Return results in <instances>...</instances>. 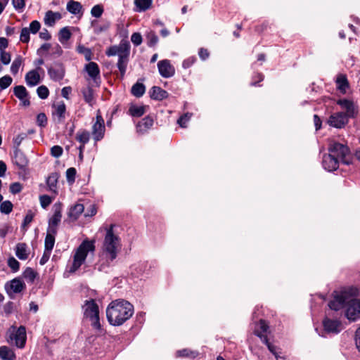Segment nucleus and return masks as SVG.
<instances>
[{"label": "nucleus", "instance_id": "26", "mask_svg": "<svg viewBox=\"0 0 360 360\" xmlns=\"http://www.w3.org/2000/svg\"><path fill=\"white\" fill-rule=\"evenodd\" d=\"M59 178V174L56 172L51 173L46 179V184L49 190L54 194V197L58 194L57 184Z\"/></svg>", "mask_w": 360, "mask_h": 360}, {"label": "nucleus", "instance_id": "34", "mask_svg": "<svg viewBox=\"0 0 360 360\" xmlns=\"http://www.w3.org/2000/svg\"><path fill=\"white\" fill-rule=\"evenodd\" d=\"M82 4L76 1L70 0L67 4V10L72 14L77 15L82 12Z\"/></svg>", "mask_w": 360, "mask_h": 360}, {"label": "nucleus", "instance_id": "3", "mask_svg": "<svg viewBox=\"0 0 360 360\" xmlns=\"http://www.w3.org/2000/svg\"><path fill=\"white\" fill-rule=\"evenodd\" d=\"M120 248V240L119 237L113 233L112 226H110L106 231L101 257H104L106 262L108 264L117 257Z\"/></svg>", "mask_w": 360, "mask_h": 360}, {"label": "nucleus", "instance_id": "14", "mask_svg": "<svg viewBox=\"0 0 360 360\" xmlns=\"http://www.w3.org/2000/svg\"><path fill=\"white\" fill-rule=\"evenodd\" d=\"M336 103L340 105L342 110H345V112H343L347 117H355L356 112L354 103L352 101L346 98L339 99L337 101Z\"/></svg>", "mask_w": 360, "mask_h": 360}, {"label": "nucleus", "instance_id": "61", "mask_svg": "<svg viewBox=\"0 0 360 360\" xmlns=\"http://www.w3.org/2000/svg\"><path fill=\"white\" fill-rule=\"evenodd\" d=\"M22 189V186L20 183L15 182L11 184L10 191L13 194L19 193Z\"/></svg>", "mask_w": 360, "mask_h": 360}, {"label": "nucleus", "instance_id": "40", "mask_svg": "<svg viewBox=\"0 0 360 360\" xmlns=\"http://www.w3.org/2000/svg\"><path fill=\"white\" fill-rule=\"evenodd\" d=\"M77 51L78 53L82 54L84 56L86 60L91 61L93 56L91 50L84 45L79 44L77 46Z\"/></svg>", "mask_w": 360, "mask_h": 360}, {"label": "nucleus", "instance_id": "6", "mask_svg": "<svg viewBox=\"0 0 360 360\" xmlns=\"http://www.w3.org/2000/svg\"><path fill=\"white\" fill-rule=\"evenodd\" d=\"M27 340L26 329L21 326L18 328L12 326L7 332V341L11 345H15L18 348L25 347Z\"/></svg>", "mask_w": 360, "mask_h": 360}, {"label": "nucleus", "instance_id": "37", "mask_svg": "<svg viewBox=\"0 0 360 360\" xmlns=\"http://www.w3.org/2000/svg\"><path fill=\"white\" fill-rule=\"evenodd\" d=\"M75 139L80 143L86 144L89 141L90 134L85 129H81L77 132Z\"/></svg>", "mask_w": 360, "mask_h": 360}, {"label": "nucleus", "instance_id": "10", "mask_svg": "<svg viewBox=\"0 0 360 360\" xmlns=\"http://www.w3.org/2000/svg\"><path fill=\"white\" fill-rule=\"evenodd\" d=\"M349 117L343 112H337L331 114L328 120L327 123L333 127L337 129H341L348 123Z\"/></svg>", "mask_w": 360, "mask_h": 360}, {"label": "nucleus", "instance_id": "17", "mask_svg": "<svg viewBox=\"0 0 360 360\" xmlns=\"http://www.w3.org/2000/svg\"><path fill=\"white\" fill-rule=\"evenodd\" d=\"M129 51V44L127 41H122L119 46H110L106 51V55L108 56H112L117 55L118 57L120 56L123 55L125 52Z\"/></svg>", "mask_w": 360, "mask_h": 360}, {"label": "nucleus", "instance_id": "57", "mask_svg": "<svg viewBox=\"0 0 360 360\" xmlns=\"http://www.w3.org/2000/svg\"><path fill=\"white\" fill-rule=\"evenodd\" d=\"M8 265L13 271H18L20 268L19 262L13 257H11L8 259Z\"/></svg>", "mask_w": 360, "mask_h": 360}, {"label": "nucleus", "instance_id": "16", "mask_svg": "<svg viewBox=\"0 0 360 360\" xmlns=\"http://www.w3.org/2000/svg\"><path fill=\"white\" fill-rule=\"evenodd\" d=\"M323 328L327 333H338L342 330V324L338 320L326 317L323 321Z\"/></svg>", "mask_w": 360, "mask_h": 360}, {"label": "nucleus", "instance_id": "21", "mask_svg": "<svg viewBox=\"0 0 360 360\" xmlns=\"http://www.w3.org/2000/svg\"><path fill=\"white\" fill-rule=\"evenodd\" d=\"M57 231L56 226H49L45 238V249L52 251Z\"/></svg>", "mask_w": 360, "mask_h": 360}, {"label": "nucleus", "instance_id": "41", "mask_svg": "<svg viewBox=\"0 0 360 360\" xmlns=\"http://www.w3.org/2000/svg\"><path fill=\"white\" fill-rule=\"evenodd\" d=\"M23 63V58L21 56H18L13 61L11 66V72L15 75L18 74L20 66Z\"/></svg>", "mask_w": 360, "mask_h": 360}, {"label": "nucleus", "instance_id": "60", "mask_svg": "<svg viewBox=\"0 0 360 360\" xmlns=\"http://www.w3.org/2000/svg\"><path fill=\"white\" fill-rule=\"evenodd\" d=\"M195 61L196 58L195 56H190L183 61L182 67L184 69L189 68L195 63Z\"/></svg>", "mask_w": 360, "mask_h": 360}, {"label": "nucleus", "instance_id": "55", "mask_svg": "<svg viewBox=\"0 0 360 360\" xmlns=\"http://www.w3.org/2000/svg\"><path fill=\"white\" fill-rule=\"evenodd\" d=\"M264 76L261 72H255L252 77V81L250 85L252 86H257V83L261 82L264 80Z\"/></svg>", "mask_w": 360, "mask_h": 360}, {"label": "nucleus", "instance_id": "39", "mask_svg": "<svg viewBox=\"0 0 360 360\" xmlns=\"http://www.w3.org/2000/svg\"><path fill=\"white\" fill-rule=\"evenodd\" d=\"M145 91H146V87H145L144 84L142 83H139V82H136V84H134L132 86L131 90L132 95H134V96H136L137 98L142 96L144 94Z\"/></svg>", "mask_w": 360, "mask_h": 360}, {"label": "nucleus", "instance_id": "58", "mask_svg": "<svg viewBox=\"0 0 360 360\" xmlns=\"http://www.w3.org/2000/svg\"><path fill=\"white\" fill-rule=\"evenodd\" d=\"M131 41L135 46H139L143 41L142 36L139 32H134L131 37Z\"/></svg>", "mask_w": 360, "mask_h": 360}, {"label": "nucleus", "instance_id": "29", "mask_svg": "<svg viewBox=\"0 0 360 360\" xmlns=\"http://www.w3.org/2000/svg\"><path fill=\"white\" fill-rule=\"evenodd\" d=\"M81 92L85 102L92 107L95 103V96L93 88L88 86L87 87L82 89Z\"/></svg>", "mask_w": 360, "mask_h": 360}, {"label": "nucleus", "instance_id": "22", "mask_svg": "<svg viewBox=\"0 0 360 360\" xmlns=\"http://www.w3.org/2000/svg\"><path fill=\"white\" fill-rule=\"evenodd\" d=\"M53 116L56 117L58 122H62L65 118L66 105L63 102L53 105Z\"/></svg>", "mask_w": 360, "mask_h": 360}, {"label": "nucleus", "instance_id": "36", "mask_svg": "<svg viewBox=\"0 0 360 360\" xmlns=\"http://www.w3.org/2000/svg\"><path fill=\"white\" fill-rule=\"evenodd\" d=\"M72 33L69 28L65 27L62 28L58 34V39L63 45H65L68 41L70 39Z\"/></svg>", "mask_w": 360, "mask_h": 360}, {"label": "nucleus", "instance_id": "53", "mask_svg": "<svg viewBox=\"0 0 360 360\" xmlns=\"http://www.w3.org/2000/svg\"><path fill=\"white\" fill-rule=\"evenodd\" d=\"M76 169L74 167H70L66 171V178L67 181L72 184L75 181V176H76Z\"/></svg>", "mask_w": 360, "mask_h": 360}, {"label": "nucleus", "instance_id": "49", "mask_svg": "<svg viewBox=\"0 0 360 360\" xmlns=\"http://www.w3.org/2000/svg\"><path fill=\"white\" fill-rule=\"evenodd\" d=\"M37 93L40 98L46 99L49 95V90L46 86L41 85L37 88Z\"/></svg>", "mask_w": 360, "mask_h": 360}, {"label": "nucleus", "instance_id": "56", "mask_svg": "<svg viewBox=\"0 0 360 360\" xmlns=\"http://www.w3.org/2000/svg\"><path fill=\"white\" fill-rule=\"evenodd\" d=\"M41 28V23L38 20H33L30 22L28 30L33 34H37Z\"/></svg>", "mask_w": 360, "mask_h": 360}, {"label": "nucleus", "instance_id": "15", "mask_svg": "<svg viewBox=\"0 0 360 360\" xmlns=\"http://www.w3.org/2000/svg\"><path fill=\"white\" fill-rule=\"evenodd\" d=\"M39 72H43V69L41 67H37L36 69L27 72L25 79L28 86H34L40 83Z\"/></svg>", "mask_w": 360, "mask_h": 360}, {"label": "nucleus", "instance_id": "4", "mask_svg": "<svg viewBox=\"0 0 360 360\" xmlns=\"http://www.w3.org/2000/svg\"><path fill=\"white\" fill-rule=\"evenodd\" d=\"M95 251V241L94 240L85 239L76 248L73 252L72 264L69 267V273H75L85 262L89 254L94 253Z\"/></svg>", "mask_w": 360, "mask_h": 360}, {"label": "nucleus", "instance_id": "48", "mask_svg": "<svg viewBox=\"0 0 360 360\" xmlns=\"http://www.w3.org/2000/svg\"><path fill=\"white\" fill-rule=\"evenodd\" d=\"M13 79L9 75H5L0 78V88L1 89H6L12 83Z\"/></svg>", "mask_w": 360, "mask_h": 360}, {"label": "nucleus", "instance_id": "64", "mask_svg": "<svg viewBox=\"0 0 360 360\" xmlns=\"http://www.w3.org/2000/svg\"><path fill=\"white\" fill-rule=\"evenodd\" d=\"M27 137V134L25 133H21V134H19L18 135H17L14 139H13V143L14 144L18 147L22 141L26 139Z\"/></svg>", "mask_w": 360, "mask_h": 360}, {"label": "nucleus", "instance_id": "32", "mask_svg": "<svg viewBox=\"0 0 360 360\" xmlns=\"http://www.w3.org/2000/svg\"><path fill=\"white\" fill-rule=\"evenodd\" d=\"M129 54V51L125 52L123 55L120 56L118 58L117 68L120 72L122 77H124L127 70Z\"/></svg>", "mask_w": 360, "mask_h": 360}, {"label": "nucleus", "instance_id": "18", "mask_svg": "<svg viewBox=\"0 0 360 360\" xmlns=\"http://www.w3.org/2000/svg\"><path fill=\"white\" fill-rule=\"evenodd\" d=\"M63 204L60 202H56L53 206V214L49 218V225H58L62 218Z\"/></svg>", "mask_w": 360, "mask_h": 360}, {"label": "nucleus", "instance_id": "46", "mask_svg": "<svg viewBox=\"0 0 360 360\" xmlns=\"http://www.w3.org/2000/svg\"><path fill=\"white\" fill-rule=\"evenodd\" d=\"M30 33L28 27H23L20 32V41L22 43L28 44L30 40Z\"/></svg>", "mask_w": 360, "mask_h": 360}, {"label": "nucleus", "instance_id": "27", "mask_svg": "<svg viewBox=\"0 0 360 360\" xmlns=\"http://www.w3.org/2000/svg\"><path fill=\"white\" fill-rule=\"evenodd\" d=\"M30 251L25 243H18L15 247V255L18 259L25 260L29 257Z\"/></svg>", "mask_w": 360, "mask_h": 360}, {"label": "nucleus", "instance_id": "24", "mask_svg": "<svg viewBox=\"0 0 360 360\" xmlns=\"http://www.w3.org/2000/svg\"><path fill=\"white\" fill-rule=\"evenodd\" d=\"M84 69L93 80L96 81L97 78H100V69L96 63L90 61L85 65Z\"/></svg>", "mask_w": 360, "mask_h": 360}, {"label": "nucleus", "instance_id": "8", "mask_svg": "<svg viewBox=\"0 0 360 360\" xmlns=\"http://www.w3.org/2000/svg\"><path fill=\"white\" fill-rule=\"evenodd\" d=\"M105 131V122L103 117L98 114L96 117V122L92 126L91 134L95 142L102 140Z\"/></svg>", "mask_w": 360, "mask_h": 360}, {"label": "nucleus", "instance_id": "62", "mask_svg": "<svg viewBox=\"0 0 360 360\" xmlns=\"http://www.w3.org/2000/svg\"><path fill=\"white\" fill-rule=\"evenodd\" d=\"M37 122L40 127H45L47 124V117L43 112L39 113L37 117Z\"/></svg>", "mask_w": 360, "mask_h": 360}, {"label": "nucleus", "instance_id": "50", "mask_svg": "<svg viewBox=\"0 0 360 360\" xmlns=\"http://www.w3.org/2000/svg\"><path fill=\"white\" fill-rule=\"evenodd\" d=\"M13 210V204L9 200H6L1 202L0 205V210L2 213L9 214Z\"/></svg>", "mask_w": 360, "mask_h": 360}, {"label": "nucleus", "instance_id": "54", "mask_svg": "<svg viewBox=\"0 0 360 360\" xmlns=\"http://www.w3.org/2000/svg\"><path fill=\"white\" fill-rule=\"evenodd\" d=\"M103 13V7L102 5L98 4L94 6L91 11V14L95 18H100Z\"/></svg>", "mask_w": 360, "mask_h": 360}, {"label": "nucleus", "instance_id": "1", "mask_svg": "<svg viewBox=\"0 0 360 360\" xmlns=\"http://www.w3.org/2000/svg\"><path fill=\"white\" fill-rule=\"evenodd\" d=\"M357 295V289L348 288L336 292L333 300L328 306L330 309L338 311L345 308V315L350 321H356L360 319V300L355 299Z\"/></svg>", "mask_w": 360, "mask_h": 360}, {"label": "nucleus", "instance_id": "5", "mask_svg": "<svg viewBox=\"0 0 360 360\" xmlns=\"http://www.w3.org/2000/svg\"><path fill=\"white\" fill-rule=\"evenodd\" d=\"M82 308L84 316L91 322V326L97 330L101 329L99 309L96 302L94 300H86Z\"/></svg>", "mask_w": 360, "mask_h": 360}, {"label": "nucleus", "instance_id": "59", "mask_svg": "<svg viewBox=\"0 0 360 360\" xmlns=\"http://www.w3.org/2000/svg\"><path fill=\"white\" fill-rule=\"evenodd\" d=\"M63 149L60 146H54L51 148V154L55 158H59L62 155Z\"/></svg>", "mask_w": 360, "mask_h": 360}, {"label": "nucleus", "instance_id": "13", "mask_svg": "<svg viewBox=\"0 0 360 360\" xmlns=\"http://www.w3.org/2000/svg\"><path fill=\"white\" fill-rule=\"evenodd\" d=\"M340 162L341 161L338 160V158L333 155V154L329 152L328 154L323 155L322 164L325 169L332 172L338 168Z\"/></svg>", "mask_w": 360, "mask_h": 360}, {"label": "nucleus", "instance_id": "2", "mask_svg": "<svg viewBox=\"0 0 360 360\" xmlns=\"http://www.w3.org/2000/svg\"><path fill=\"white\" fill-rule=\"evenodd\" d=\"M134 314V307L124 300L112 301L107 307L106 316L110 324L121 326Z\"/></svg>", "mask_w": 360, "mask_h": 360}, {"label": "nucleus", "instance_id": "11", "mask_svg": "<svg viewBox=\"0 0 360 360\" xmlns=\"http://www.w3.org/2000/svg\"><path fill=\"white\" fill-rule=\"evenodd\" d=\"M25 288V284L20 278H14L7 282L5 285V289L9 296L21 292Z\"/></svg>", "mask_w": 360, "mask_h": 360}, {"label": "nucleus", "instance_id": "42", "mask_svg": "<svg viewBox=\"0 0 360 360\" xmlns=\"http://www.w3.org/2000/svg\"><path fill=\"white\" fill-rule=\"evenodd\" d=\"M147 44L150 47L155 46L158 42V37L154 31H150L146 34Z\"/></svg>", "mask_w": 360, "mask_h": 360}, {"label": "nucleus", "instance_id": "25", "mask_svg": "<svg viewBox=\"0 0 360 360\" xmlns=\"http://www.w3.org/2000/svg\"><path fill=\"white\" fill-rule=\"evenodd\" d=\"M153 124V120L150 116H146L136 124V131L139 133H146Z\"/></svg>", "mask_w": 360, "mask_h": 360}, {"label": "nucleus", "instance_id": "47", "mask_svg": "<svg viewBox=\"0 0 360 360\" xmlns=\"http://www.w3.org/2000/svg\"><path fill=\"white\" fill-rule=\"evenodd\" d=\"M53 198H54V197L52 198L48 195H40L39 201H40L41 206L43 208L46 209L48 206H49L51 204Z\"/></svg>", "mask_w": 360, "mask_h": 360}, {"label": "nucleus", "instance_id": "45", "mask_svg": "<svg viewBox=\"0 0 360 360\" xmlns=\"http://www.w3.org/2000/svg\"><path fill=\"white\" fill-rule=\"evenodd\" d=\"M13 93L17 98L29 96L27 90L22 85L15 86L13 89Z\"/></svg>", "mask_w": 360, "mask_h": 360}, {"label": "nucleus", "instance_id": "23", "mask_svg": "<svg viewBox=\"0 0 360 360\" xmlns=\"http://www.w3.org/2000/svg\"><path fill=\"white\" fill-rule=\"evenodd\" d=\"M335 84L338 90L340 91V93L343 94L347 93V91L349 87V84L347 76L345 75H338L335 79Z\"/></svg>", "mask_w": 360, "mask_h": 360}, {"label": "nucleus", "instance_id": "43", "mask_svg": "<svg viewBox=\"0 0 360 360\" xmlns=\"http://www.w3.org/2000/svg\"><path fill=\"white\" fill-rule=\"evenodd\" d=\"M192 117V113L186 112L182 115L177 120L178 124L182 127L186 128L187 127V123L189 122Z\"/></svg>", "mask_w": 360, "mask_h": 360}, {"label": "nucleus", "instance_id": "63", "mask_svg": "<svg viewBox=\"0 0 360 360\" xmlns=\"http://www.w3.org/2000/svg\"><path fill=\"white\" fill-rule=\"evenodd\" d=\"M34 216V213L32 210H28L27 212L26 213L22 225L30 224L32 221Z\"/></svg>", "mask_w": 360, "mask_h": 360}, {"label": "nucleus", "instance_id": "31", "mask_svg": "<svg viewBox=\"0 0 360 360\" xmlns=\"http://www.w3.org/2000/svg\"><path fill=\"white\" fill-rule=\"evenodd\" d=\"M15 358L13 349L7 346L0 347V359L2 360H15Z\"/></svg>", "mask_w": 360, "mask_h": 360}, {"label": "nucleus", "instance_id": "35", "mask_svg": "<svg viewBox=\"0 0 360 360\" xmlns=\"http://www.w3.org/2000/svg\"><path fill=\"white\" fill-rule=\"evenodd\" d=\"M153 0H134L136 11L139 12L146 11L151 7Z\"/></svg>", "mask_w": 360, "mask_h": 360}, {"label": "nucleus", "instance_id": "7", "mask_svg": "<svg viewBox=\"0 0 360 360\" xmlns=\"http://www.w3.org/2000/svg\"><path fill=\"white\" fill-rule=\"evenodd\" d=\"M328 151L338 158V160L345 164H349L347 156L349 154V148L342 143L335 141H330L328 146Z\"/></svg>", "mask_w": 360, "mask_h": 360}, {"label": "nucleus", "instance_id": "33", "mask_svg": "<svg viewBox=\"0 0 360 360\" xmlns=\"http://www.w3.org/2000/svg\"><path fill=\"white\" fill-rule=\"evenodd\" d=\"M60 18L59 13H54L51 11H49L46 13L44 17V23L48 26H53L56 20Z\"/></svg>", "mask_w": 360, "mask_h": 360}, {"label": "nucleus", "instance_id": "51", "mask_svg": "<svg viewBox=\"0 0 360 360\" xmlns=\"http://www.w3.org/2000/svg\"><path fill=\"white\" fill-rule=\"evenodd\" d=\"M12 4L18 13H22L25 8V0H12Z\"/></svg>", "mask_w": 360, "mask_h": 360}, {"label": "nucleus", "instance_id": "38", "mask_svg": "<svg viewBox=\"0 0 360 360\" xmlns=\"http://www.w3.org/2000/svg\"><path fill=\"white\" fill-rule=\"evenodd\" d=\"M14 160H15V164L19 168L25 167L27 164V158H25L24 154L20 151L15 152Z\"/></svg>", "mask_w": 360, "mask_h": 360}, {"label": "nucleus", "instance_id": "19", "mask_svg": "<svg viewBox=\"0 0 360 360\" xmlns=\"http://www.w3.org/2000/svg\"><path fill=\"white\" fill-rule=\"evenodd\" d=\"M50 78L55 82H60L65 76V69L60 64L56 65L48 69Z\"/></svg>", "mask_w": 360, "mask_h": 360}, {"label": "nucleus", "instance_id": "44", "mask_svg": "<svg viewBox=\"0 0 360 360\" xmlns=\"http://www.w3.org/2000/svg\"><path fill=\"white\" fill-rule=\"evenodd\" d=\"M37 273L32 268H27L23 273V277L30 283L34 282Z\"/></svg>", "mask_w": 360, "mask_h": 360}, {"label": "nucleus", "instance_id": "52", "mask_svg": "<svg viewBox=\"0 0 360 360\" xmlns=\"http://www.w3.org/2000/svg\"><path fill=\"white\" fill-rule=\"evenodd\" d=\"M0 60L4 65H8L11 60V55L6 51H0Z\"/></svg>", "mask_w": 360, "mask_h": 360}, {"label": "nucleus", "instance_id": "30", "mask_svg": "<svg viewBox=\"0 0 360 360\" xmlns=\"http://www.w3.org/2000/svg\"><path fill=\"white\" fill-rule=\"evenodd\" d=\"M146 108L147 107L145 105L131 104L128 110V113L132 117H140L146 113Z\"/></svg>", "mask_w": 360, "mask_h": 360}, {"label": "nucleus", "instance_id": "20", "mask_svg": "<svg viewBox=\"0 0 360 360\" xmlns=\"http://www.w3.org/2000/svg\"><path fill=\"white\" fill-rule=\"evenodd\" d=\"M84 211V206L81 203H76L70 207L68 216L71 221L77 220L81 214Z\"/></svg>", "mask_w": 360, "mask_h": 360}, {"label": "nucleus", "instance_id": "12", "mask_svg": "<svg viewBox=\"0 0 360 360\" xmlns=\"http://www.w3.org/2000/svg\"><path fill=\"white\" fill-rule=\"evenodd\" d=\"M160 75L164 78H169L174 75L175 68L167 59L160 60L158 63Z\"/></svg>", "mask_w": 360, "mask_h": 360}, {"label": "nucleus", "instance_id": "9", "mask_svg": "<svg viewBox=\"0 0 360 360\" xmlns=\"http://www.w3.org/2000/svg\"><path fill=\"white\" fill-rule=\"evenodd\" d=\"M258 326H259L261 331H259L257 329L255 330V334L257 336H259L261 338V340H262V342H264L266 345L269 350L273 354H274L276 358H278V351H277L278 348L276 346H274V345H272L271 343H270L268 340L267 337L263 334L267 331V329L269 328L268 325L266 323V322L264 321L260 320Z\"/></svg>", "mask_w": 360, "mask_h": 360}, {"label": "nucleus", "instance_id": "28", "mask_svg": "<svg viewBox=\"0 0 360 360\" xmlns=\"http://www.w3.org/2000/svg\"><path fill=\"white\" fill-rule=\"evenodd\" d=\"M167 96L168 93L159 86H154L150 90V96L154 100L162 101Z\"/></svg>", "mask_w": 360, "mask_h": 360}]
</instances>
